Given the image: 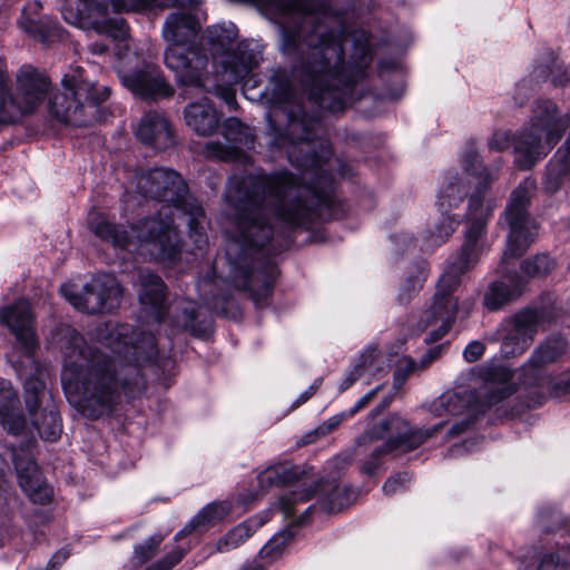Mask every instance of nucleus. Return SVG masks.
<instances>
[{"label": "nucleus", "mask_w": 570, "mask_h": 570, "mask_svg": "<svg viewBox=\"0 0 570 570\" xmlns=\"http://www.w3.org/2000/svg\"><path fill=\"white\" fill-rule=\"evenodd\" d=\"M59 335L63 390L75 407L90 420L111 414L122 394L130 399L142 394V366L155 364L164 372L173 367L171 358L159 354L150 331L128 324L108 322L98 326L97 338L112 355L89 346L70 326H62Z\"/></svg>", "instance_id": "nucleus-2"}, {"label": "nucleus", "mask_w": 570, "mask_h": 570, "mask_svg": "<svg viewBox=\"0 0 570 570\" xmlns=\"http://www.w3.org/2000/svg\"><path fill=\"white\" fill-rule=\"evenodd\" d=\"M440 214V220L434 225L433 229L429 232V236L426 238L428 247H434L443 244L460 224V219L455 215H450L449 212Z\"/></svg>", "instance_id": "nucleus-40"}, {"label": "nucleus", "mask_w": 570, "mask_h": 570, "mask_svg": "<svg viewBox=\"0 0 570 570\" xmlns=\"http://www.w3.org/2000/svg\"><path fill=\"white\" fill-rule=\"evenodd\" d=\"M461 165L465 173L478 179V184L468 203L469 225L462 250L440 277L430 305L420 313L415 325L420 332L431 328L424 338L425 343L441 340L450 331L458 315L466 317L474 304L470 298L459 303L456 292L461 284L460 276L476 264L483 250L481 237L485 233L487 222L492 214V207L490 205L485 207L483 200L494 178L483 166L473 142L466 144Z\"/></svg>", "instance_id": "nucleus-3"}, {"label": "nucleus", "mask_w": 570, "mask_h": 570, "mask_svg": "<svg viewBox=\"0 0 570 570\" xmlns=\"http://www.w3.org/2000/svg\"><path fill=\"white\" fill-rule=\"evenodd\" d=\"M62 296L77 309L88 313H109L120 304L122 289L112 274H98L78 293L72 284L60 287Z\"/></svg>", "instance_id": "nucleus-11"}, {"label": "nucleus", "mask_w": 570, "mask_h": 570, "mask_svg": "<svg viewBox=\"0 0 570 570\" xmlns=\"http://www.w3.org/2000/svg\"><path fill=\"white\" fill-rule=\"evenodd\" d=\"M224 100L225 102L229 106V107H233L235 104H236V98H235V92L234 91H230V90H227L225 94H224Z\"/></svg>", "instance_id": "nucleus-64"}, {"label": "nucleus", "mask_w": 570, "mask_h": 570, "mask_svg": "<svg viewBox=\"0 0 570 570\" xmlns=\"http://www.w3.org/2000/svg\"><path fill=\"white\" fill-rule=\"evenodd\" d=\"M61 14L66 22L72 26L82 27V13L79 9L73 8L69 3L60 7Z\"/></svg>", "instance_id": "nucleus-48"}, {"label": "nucleus", "mask_w": 570, "mask_h": 570, "mask_svg": "<svg viewBox=\"0 0 570 570\" xmlns=\"http://www.w3.org/2000/svg\"><path fill=\"white\" fill-rule=\"evenodd\" d=\"M411 481L407 472H401L394 476L389 478L383 484V492L385 495H393L397 492L404 491Z\"/></svg>", "instance_id": "nucleus-46"}, {"label": "nucleus", "mask_w": 570, "mask_h": 570, "mask_svg": "<svg viewBox=\"0 0 570 570\" xmlns=\"http://www.w3.org/2000/svg\"><path fill=\"white\" fill-rule=\"evenodd\" d=\"M0 322L8 326L14 335L27 360L35 363L33 353L38 347V340L29 302L27 299H19L12 305L1 307Z\"/></svg>", "instance_id": "nucleus-17"}, {"label": "nucleus", "mask_w": 570, "mask_h": 570, "mask_svg": "<svg viewBox=\"0 0 570 570\" xmlns=\"http://www.w3.org/2000/svg\"><path fill=\"white\" fill-rule=\"evenodd\" d=\"M279 16L281 50L294 58L293 77L307 94L298 98L285 69L271 76L263 96L273 108L267 114L286 120L284 135L273 145L285 149L289 163L302 169L234 176L225 200L233 228L226 243L228 276H277L271 256L288 246L287 229L309 228L335 217L334 185L327 168L332 156L324 137L322 111H341L352 100L354 86L372 61L366 40L358 42L353 61H345L347 31L343 17L355 0H262Z\"/></svg>", "instance_id": "nucleus-1"}, {"label": "nucleus", "mask_w": 570, "mask_h": 570, "mask_svg": "<svg viewBox=\"0 0 570 570\" xmlns=\"http://www.w3.org/2000/svg\"><path fill=\"white\" fill-rule=\"evenodd\" d=\"M317 494V504L327 513H336L348 507L353 501V491L346 484L336 481H322L313 489L291 491L279 498L278 508L285 519L293 524L302 525L309 519L314 504L298 512V504L313 499Z\"/></svg>", "instance_id": "nucleus-9"}, {"label": "nucleus", "mask_w": 570, "mask_h": 570, "mask_svg": "<svg viewBox=\"0 0 570 570\" xmlns=\"http://www.w3.org/2000/svg\"><path fill=\"white\" fill-rule=\"evenodd\" d=\"M137 287L141 313L151 324L159 325L168 311L166 284L157 274L144 269L138 273Z\"/></svg>", "instance_id": "nucleus-19"}, {"label": "nucleus", "mask_w": 570, "mask_h": 570, "mask_svg": "<svg viewBox=\"0 0 570 570\" xmlns=\"http://www.w3.org/2000/svg\"><path fill=\"white\" fill-rule=\"evenodd\" d=\"M379 386L373 389L372 391H370L368 393H366L364 396H362L357 403L350 410V412L347 413L348 416H353L355 413H357L361 409H363L364 406H366L370 401L373 399V396L376 394V392L379 391Z\"/></svg>", "instance_id": "nucleus-56"}, {"label": "nucleus", "mask_w": 570, "mask_h": 570, "mask_svg": "<svg viewBox=\"0 0 570 570\" xmlns=\"http://www.w3.org/2000/svg\"><path fill=\"white\" fill-rule=\"evenodd\" d=\"M468 186L458 174H446L438 194L436 206L440 213L456 208L466 197Z\"/></svg>", "instance_id": "nucleus-30"}, {"label": "nucleus", "mask_w": 570, "mask_h": 570, "mask_svg": "<svg viewBox=\"0 0 570 570\" xmlns=\"http://www.w3.org/2000/svg\"><path fill=\"white\" fill-rule=\"evenodd\" d=\"M495 376L499 381H487L478 393V397H482L484 406H492L495 403L509 397L513 394L514 387L511 384V373L505 368L495 370Z\"/></svg>", "instance_id": "nucleus-32"}, {"label": "nucleus", "mask_w": 570, "mask_h": 570, "mask_svg": "<svg viewBox=\"0 0 570 570\" xmlns=\"http://www.w3.org/2000/svg\"><path fill=\"white\" fill-rule=\"evenodd\" d=\"M568 342L560 335L542 341L530 358L521 366L519 380L525 387L542 386L547 380L546 366L558 362L568 350Z\"/></svg>", "instance_id": "nucleus-14"}, {"label": "nucleus", "mask_w": 570, "mask_h": 570, "mask_svg": "<svg viewBox=\"0 0 570 570\" xmlns=\"http://www.w3.org/2000/svg\"><path fill=\"white\" fill-rule=\"evenodd\" d=\"M50 87L49 79L32 66H23L17 75V94L11 109V122L14 118L13 110L22 114L36 110L45 100Z\"/></svg>", "instance_id": "nucleus-18"}, {"label": "nucleus", "mask_w": 570, "mask_h": 570, "mask_svg": "<svg viewBox=\"0 0 570 570\" xmlns=\"http://www.w3.org/2000/svg\"><path fill=\"white\" fill-rule=\"evenodd\" d=\"M549 517L553 520V527H548L546 524V520H544L546 517L543 514L540 515L539 525L542 531L550 532V531L561 527V524H562V519L559 515V513H557L556 511H551L549 513Z\"/></svg>", "instance_id": "nucleus-55"}, {"label": "nucleus", "mask_w": 570, "mask_h": 570, "mask_svg": "<svg viewBox=\"0 0 570 570\" xmlns=\"http://www.w3.org/2000/svg\"><path fill=\"white\" fill-rule=\"evenodd\" d=\"M535 190V180L528 177L511 193L502 215L509 228L502 264H505L509 258L520 257L534 242L538 226L535 219L529 213V205Z\"/></svg>", "instance_id": "nucleus-8"}, {"label": "nucleus", "mask_w": 570, "mask_h": 570, "mask_svg": "<svg viewBox=\"0 0 570 570\" xmlns=\"http://www.w3.org/2000/svg\"><path fill=\"white\" fill-rule=\"evenodd\" d=\"M511 142L508 131H495L489 139V148L495 151H503L509 148Z\"/></svg>", "instance_id": "nucleus-47"}, {"label": "nucleus", "mask_w": 570, "mask_h": 570, "mask_svg": "<svg viewBox=\"0 0 570 570\" xmlns=\"http://www.w3.org/2000/svg\"><path fill=\"white\" fill-rule=\"evenodd\" d=\"M121 83L132 94L145 99L168 97L173 94L170 86L161 76L159 67L145 65L142 68L120 75Z\"/></svg>", "instance_id": "nucleus-20"}, {"label": "nucleus", "mask_w": 570, "mask_h": 570, "mask_svg": "<svg viewBox=\"0 0 570 570\" xmlns=\"http://www.w3.org/2000/svg\"><path fill=\"white\" fill-rule=\"evenodd\" d=\"M443 345H436L431 347L422 357L420 361V368L428 367L433 361H435L441 352H442Z\"/></svg>", "instance_id": "nucleus-52"}, {"label": "nucleus", "mask_w": 570, "mask_h": 570, "mask_svg": "<svg viewBox=\"0 0 570 570\" xmlns=\"http://www.w3.org/2000/svg\"><path fill=\"white\" fill-rule=\"evenodd\" d=\"M69 558V551L62 549L59 550L50 561V568L47 570H56L58 566L65 562Z\"/></svg>", "instance_id": "nucleus-57"}, {"label": "nucleus", "mask_w": 570, "mask_h": 570, "mask_svg": "<svg viewBox=\"0 0 570 570\" xmlns=\"http://www.w3.org/2000/svg\"><path fill=\"white\" fill-rule=\"evenodd\" d=\"M407 376L406 373H403V366H396L394 371V381L393 386L395 390H399L402 387L404 382L406 381Z\"/></svg>", "instance_id": "nucleus-59"}, {"label": "nucleus", "mask_w": 570, "mask_h": 570, "mask_svg": "<svg viewBox=\"0 0 570 570\" xmlns=\"http://www.w3.org/2000/svg\"><path fill=\"white\" fill-rule=\"evenodd\" d=\"M13 96L10 92L6 76V63L0 59V124H6L11 120Z\"/></svg>", "instance_id": "nucleus-43"}, {"label": "nucleus", "mask_w": 570, "mask_h": 570, "mask_svg": "<svg viewBox=\"0 0 570 570\" xmlns=\"http://www.w3.org/2000/svg\"><path fill=\"white\" fill-rule=\"evenodd\" d=\"M535 570H564V568L553 554H549L541 560Z\"/></svg>", "instance_id": "nucleus-53"}, {"label": "nucleus", "mask_w": 570, "mask_h": 570, "mask_svg": "<svg viewBox=\"0 0 570 570\" xmlns=\"http://www.w3.org/2000/svg\"><path fill=\"white\" fill-rule=\"evenodd\" d=\"M322 382H323V379L322 377H317L313 384L305 391L303 392L298 399L296 400L295 404L296 405H299V404H303L305 403L308 399H311L315 393L316 391L320 389V386L322 385Z\"/></svg>", "instance_id": "nucleus-54"}, {"label": "nucleus", "mask_w": 570, "mask_h": 570, "mask_svg": "<svg viewBox=\"0 0 570 570\" xmlns=\"http://www.w3.org/2000/svg\"><path fill=\"white\" fill-rule=\"evenodd\" d=\"M88 49L94 55H105L108 51V46L105 42H92L88 46Z\"/></svg>", "instance_id": "nucleus-62"}, {"label": "nucleus", "mask_w": 570, "mask_h": 570, "mask_svg": "<svg viewBox=\"0 0 570 570\" xmlns=\"http://www.w3.org/2000/svg\"><path fill=\"white\" fill-rule=\"evenodd\" d=\"M383 368V360L376 347H368L362 352L354 361L353 367L347 376L342 381L341 391L347 390L356 381L365 377L366 383L370 379Z\"/></svg>", "instance_id": "nucleus-28"}, {"label": "nucleus", "mask_w": 570, "mask_h": 570, "mask_svg": "<svg viewBox=\"0 0 570 570\" xmlns=\"http://www.w3.org/2000/svg\"><path fill=\"white\" fill-rule=\"evenodd\" d=\"M556 267V261L547 254H540L528 258L521 265L523 273L530 277H544L552 273Z\"/></svg>", "instance_id": "nucleus-41"}, {"label": "nucleus", "mask_w": 570, "mask_h": 570, "mask_svg": "<svg viewBox=\"0 0 570 570\" xmlns=\"http://www.w3.org/2000/svg\"><path fill=\"white\" fill-rule=\"evenodd\" d=\"M524 286L523 279L517 273H508L499 281L493 282L484 294V305L495 311L504 304L521 295Z\"/></svg>", "instance_id": "nucleus-26"}, {"label": "nucleus", "mask_w": 570, "mask_h": 570, "mask_svg": "<svg viewBox=\"0 0 570 570\" xmlns=\"http://www.w3.org/2000/svg\"><path fill=\"white\" fill-rule=\"evenodd\" d=\"M534 387L538 389V391L535 392V397H531L529 400V407L541 405L546 392L553 397H561L566 394H570V373H563L554 379L547 376V380L542 386Z\"/></svg>", "instance_id": "nucleus-36"}, {"label": "nucleus", "mask_w": 570, "mask_h": 570, "mask_svg": "<svg viewBox=\"0 0 570 570\" xmlns=\"http://www.w3.org/2000/svg\"><path fill=\"white\" fill-rule=\"evenodd\" d=\"M551 73H553L552 66L547 65L544 68L540 67L534 69V77L537 78V80H546Z\"/></svg>", "instance_id": "nucleus-61"}, {"label": "nucleus", "mask_w": 570, "mask_h": 570, "mask_svg": "<svg viewBox=\"0 0 570 570\" xmlns=\"http://www.w3.org/2000/svg\"><path fill=\"white\" fill-rule=\"evenodd\" d=\"M428 269L424 262L415 265L414 269L406 276L402 284L397 299L400 303H407L423 287L426 281Z\"/></svg>", "instance_id": "nucleus-38"}, {"label": "nucleus", "mask_w": 570, "mask_h": 570, "mask_svg": "<svg viewBox=\"0 0 570 570\" xmlns=\"http://www.w3.org/2000/svg\"><path fill=\"white\" fill-rule=\"evenodd\" d=\"M475 423V419L474 416L472 415H469L468 417H465L464 420L453 424L448 433H446V436L450 439V438H456V436H460L461 434H463L465 431H468L469 429H471Z\"/></svg>", "instance_id": "nucleus-50"}, {"label": "nucleus", "mask_w": 570, "mask_h": 570, "mask_svg": "<svg viewBox=\"0 0 570 570\" xmlns=\"http://www.w3.org/2000/svg\"><path fill=\"white\" fill-rule=\"evenodd\" d=\"M83 3L91 28L116 41L128 37L129 28L122 18H110L109 9L116 13L148 12L159 10L157 0H80Z\"/></svg>", "instance_id": "nucleus-10"}, {"label": "nucleus", "mask_w": 570, "mask_h": 570, "mask_svg": "<svg viewBox=\"0 0 570 570\" xmlns=\"http://www.w3.org/2000/svg\"><path fill=\"white\" fill-rule=\"evenodd\" d=\"M237 35L238 29L233 22L208 27L205 33L210 53L229 85L244 80L261 60V51L250 41H240L232 49Z\"/></svg>", "instance_id": "nucleus-6"}, {"label": "nucleus", "mask_w": 570, "mask_h": 570, "mask_svg": "<svg viewBox=\"0 0 570 570\" xmlns=\"http://www.w3.org/2000/svg\"><path fill=\"white\" fill-rule=\"evenodd\" d=\"M484 350H485V346L482 342L473 341V342L469 343L466 345V347L464 348L463 356L468 362L473 363V362L478 361L479 358H481V356L484 353Z\"/></svg>", "instance_id": "nucleus-49"}, {"label": "nucleus", "mask_w": 570, "mask_h": 570, "mask_svg": "<svg viewBox=\"0 0 570 570\" xmlns=\"http://www.w3.org/2000/svg\"><path fill=\"white\" fill-rule=\"evenodd\" d=\"M397 366H403V373H406V376L415 372L417 368L416 362L411 357H404L400 360Z\"/></svg>", "instance_id": "nucleus-58"}, {"label": "nucleus", "mask_w": 570, "mask_h": 570, "mask_svg": "<svg viewBox=\"0 0 570 570\" xmlns=\"http://www.w3.org/2000/svg\"><path fill=\"white\" fill-rule=\"evenodd\" d=\"M139 195L165 203L155 216L141 219L131 232L151 257L161 262H174L181 253V238L176 220H183L189 229V237L197 248L207 244L203 226V207L188 193L183 177L168 168H154L135 175L130 183Z\"/></svg>", "instance_id": "nucleus-4"}, {"label": "nucleus", "mask_w": 570, "mask_h": 570, "mask_svg": "<svg viewBox=\"0 0 570 570\" xmlns=\"http://www.w3.org/2000/svg\"><path fill=\"white\" fill-rule=\"evenodd\" d=\"M159 10L176 8V7H193L199 3L198 0H157Z\"/></svg>", "instance_id": "nucleus-51"}, {"label": "nucleus", "mask_w": 570, "mask_h": 570, "mask_svg": "<svg viewBox=\"0 0 570 570\" xmlns=\"http://www.w3.org/2000/svg\"><path fill=\"white\" fill-rule=\"evenodd\" d=\"M197 532V529L195 525H191V520L180 530L176 533L175 540H181L184 537Z\"/></svg>", "instance_id": "nucleus-63"}, {"label": "nucleus", "mask_w": 570, "mask_h": 570, "mask_svg": "<svg viewBox=\"0 0 570 570\" xmlns=\"http://www.w3.org/2000/svg\"><path fill=\"white\" fill-rule=\"evenodd\" d=\"M446 424L443 420L428 429H414L399 414H391L374 425L368 432L371 439L389 435L386 442L375 448L362 466V472L373 475L381 465V459L391 452L407 453L421 446L426 440L436 435Z\"/></svg>", "instance_id": "nucleus-7"}, {"label": "nucleus", "mask_w": 570, "mask_h": 570, "mask_svg": "<svg viewBox=\"0 0 570 570\" xmlns=\"http://www.w3.org/2000/svg\"><path fill=\"white\" fill-rule=\"evenodd\" d=\"M163 540L164 537L161 534H155L142 543L137 544L134 549V559L141 564L149 561L156 556Z\"/></svg>", "instance_id": "nucleus-44"}, {"label": "nucleus", "mask_w": 570, "mask_h": 570, "mask_svg": "<svg viewBox=\"0 0 570 570\" xmlns=\"http://www.w3.org/2000/svg\"><path fill=\"white\" fill-rule=\"evenodd\" d=\"M0 424L12 435H20L27 429L18 393L4 379H0Z\"/></svg>", "instance_id": "nucleus-22"}, {"label": "nucleus", "mask_w": 570, "mask_h": 570, "mask_svg": "<svg viewBox=\"0 0 570 570\" xmlns=\"http://www.w3.org/2000/svg\"><path fill=\"white\" fill-rule=\"evenodd\" d=\"M348 416L346 413H340L336 415L331 416L326 421H324L322 424H320L316 429H314L312 432L306 434V443H311L316 441L318 438H324L334 430H336L342 422Z\"/></svg>", "instance_id": "nucleus-45"}, {"label": "nucleus", "mask_w": 570, "mask_h": 570, "mask_svg": "<svg viewBox=\"0 0 570 570\" xmlns=\"http://www.w3.org/2000/svg\"><path fill=\"white\" fill-rule=\"evenodd\" d=\"M293 539V532L291 529H285L279 533H276L258 552L261 559L272 561L277 558Z\"/></svg>", "instance_id": "nucleus-42"}, {"label": "nucleus", "mask_w": 570, "mask_h": 570, "mask_svg": "<svg viewBox=\"0 0 570 570\" xmlns=\"http://www.w3.org/2000/svg\"><path fill=\"white\" fill-rule=\"evenodd\" d=\"M88 225L97 237L115 247L128 248L131 245L128 230L121 225L111 224L100 212H89Z\"/></svg>", "instance_id": "nucleus-27"}, {"label": "nucleus", "mask_w": 570, "mask_h": 570, "mask_svg": "<svg viewBox=\"0 0 570 570\" xmlns=\"http://www.w3.org/2000/svg\"><path fill=\"white\" fill-rule=\"evenodd\" d=\"M393 239L397 245H403L405 247V250L410 249L411 247H414V240L407 234L396 235L393 237Z\"/></svg>", "instance_id": "nucleus-60"}, {"label": "nucleus", "mask_w": 570, "mask_h": 570, "mask_svg": "<svg viewBox=\"0 0 570 570\" xmlns=\"http://www.w3.org/2000/svg\"><path fill=\"white\" fill-rule=\"evenodd\" d=\"M553 308L541 306L527 308L519 312L511 321L507 334L503 337V347L512 355L522 354L533 342L540 328L557 318Z\"/></svg>", "instance_id": "nucleus-12"}, {"label": "nucleus", "mask_w": 570, "mask_h": 570, "mask_svg": "<svg viewBox=\"0 0 570 570\" xmlns=\"http://www.w3.org/2000/svg\"><path fill=\"white\" fill-rule=\"evenodd\" d=\"M222 134L229 145H224L220 141H209L205 145V156L224 161L247 159L243 148L254 147V135L250 128L237 118L230 117L223 122Z\"/></svg>", "instance_id": "nucleus-16"}, {"label": "nucleus", "mask_w": 570, "mask_h": 570, "mask_svg": "<svg viewBox=\"0 0 570 570\" xmlns=\"http://www.w3.org/2000/svg\"><path fill=\"white\" fill-rule=\"evenodd\" d=\"M476 399L472 393L449 391L435 399L428 407L435 417L455 416L464 414L472 400Z\"/></svg>", "instance_id": "nucleus-29"}, {"label": "nucleus", "mask_w": 570, "mask_h": 570, "mask_svg": "<svg viewBox=\"0 0 570 570\" xmlns=\"http://www.w3.org/2000/svg\"><path fill=\"white\" fill-rule=\"evenodd\" d=\"M31 445L32 441L29 440L20 448L10 445L8 450L22 491L32 502L47 504L52 498V489L42 479L30 451Z\"/></svg>", "instance_id": "nucleus-13"}, {"label": "nucleus", "mask_w": 570, "mask_h": 570, "mask_svg": "<svg viewBox=\"0 0 570 570\" xmlns=\"http://www.w3.org/2000/svg\"><path fill=\"white\" fill-rule=\"evenodd\" d=\"M265 521L255 519L242 522L230 529L214 546V552L226 553L244 543Z\"/></svg>", "instance_id": "nucleus-34"}, {"label": "nucleus", "mask_w": 570, "mask_h": 570, "mask_svg": "<svg viewBox=\"0 0 570 570\" xmlns=\"http://www.w3.org/2000/svg\"><path fill=\"white\" fill-rule=\"evenodd\" d=\"M229 512V507L224 502H213L204 507L193 519L197 532H204L223 521Z\"/></svg>", "instance_id": "nucleus-37"}, {"label": "nucleus", "mask_w": 570, "mask_h": 570, "mask_svg": "<svg viewBox=\"0 0 570 570\" xmlns=\"http://www.w3.org/2000/svg\"><path fill=\"white\" fill-rule=\"evenodd\" d=\"M175 324L177 327L190 333L194 336L202 337L207 333V325L198 321L197 305L194 302L186 301L177 307Z\"/></svg>", "instance_id": "nucleus-35"}, {"label": "nucleus", "mask_w": 570, "mask_h": 570, "mask_svg": "<svg viewBox=\"0 0 570 570\" xmlns=\"http://www.w3.org/2000/svg\"><path fill=\"white\" fill-rule=\"evenodd\" d=\"M200 24L195 14L171 12L165 20L163 37L169 45H196Z\"/></svg>", "instance_id": "nucleus-24"}, {"label": "nucleus", "mask_w": 570, "mask_h": 570, "mask_svg": "<svg viewBox=\"0 0 570 570\" xmlns=\"http://www.w3.org/2000/svg\"><path fill=\"white\" fill-rule=\"evenodd\" d=\"M137 138L156 150L174 145V135L167 118L158 111L145 114L136 129Z\"/></svg>", "instance_id": "nucleus-21"}, {"label": "nucleus", "mask_w": 570, "mask_h": 570, "mask_svg": "<svg viewBox=\"0 0 570 570\" xmlns=\"http://www.w3.org/2000/svg\"><path fill=\"white\" fill-rule=\"evenodd\" d=\"M299 475L298 468L289 462L277 463L268 466L258 474V487L266 492L273 487L287 485L294 482Z\"/></svg>", "instance_id": "nucleus-33"}, {"label": "nucleus", "mask_w": 570, "mask_h": 570, "mask_svg": "<svg viewBox=\"0 0 570 570\" xmlns=\"http://www.w3.org/2000/svg\"><path fill=\"white\" fill-rule=\"evenodd\" d=\"M164 60L175 71L179 82L196 87L202 85V72L207 67L208 58L197 45H169Z\"/></svg>", "instance_id": "nucleus-15"}, {"label": "nucleus", "mask_w": 570, "mask_h": 570, "mask_svg": "<svg viewBox=\"0 0 570 570\" xmlns=\"http://www.w3.org/2000/svg\"><path fill=\"white\" fill-rule=\"evenodd\" d=\"M40 8L41 4L37 1L28 4L19 20L21 29L43 43H52L62 39L63 30L56 21L48 17L37 19L36 16Z\"/></svg>", "instance_id": "nucleus-23"}, {"label": "nucleus", "mask_w": 570, "mask_h": 570, "mask_svg": "<svg viewBox=\"0 0 570 570\" xmlns=\"http://www.w3.org/2000/svg\"><path fill=\"white\" fill-rule=\"evenodd\" d=\"M30 416L32 426L38 431L41 439L53 442L60 438L62 425L53 402H49L41 412L35 410Z\"/></svg>", "instance_id": "nucleus-31"}, {"label": "nucleus", "mask_w": 570, "mask_h": 570, "mask_svg": "<svg viewBox=\"0 0 570 570\" xmlns=\"http://www.w3.org/2000/svg\"><path fill=\"white\" fill-rule=\"evenodd\" d=\"M185 121L199 136L213 135L219 125L220 115L207 98L190 102L184 110Z\"/></svg>", "instance_id": "nucleus-25"}, {"label": "nucleus", "mask_w": 570, "mask_h": 570, "mask_svg": "<svg viewBox=\"0 0 570 570\" xmlns=\"http://www.w3.org/2000/svg\"><path fill=\"white\" fill-rule=\"evenodd\" d=\"M62 90L49 99L51 115L75 127L89 126L98 120V108L109 97L108 87H97L81 67L63 76Z\"/></svg>", "instance_id": "nucleus-5"}, {"label": "nucleus", "mask_w": 570, "mask_h": 570, "mask_svg": "<svg viewBox=\"0 0 570 570\" xmlns=\"http://www.w3.org/2000/svg\"><path fill=\"white\" fill-rule=\"evenodd\" d=\"M41 371L37 367L36 374L27 377L24 381V401L29 414L39 410L46 399L45 383L40 377Z\"/></svg>", "instance_id": "nucleus-39"}]
</instances>
